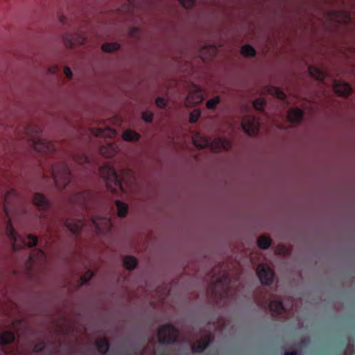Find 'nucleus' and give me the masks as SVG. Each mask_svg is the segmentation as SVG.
I'll return each mask as SVG.
<instances>
[{
	"mask_svg": "<svg viewBox=\"0 0 355 355\" xmlns=\"http://www.w3.org/2000/svg\"><path fill=\"white\" fill-rule=\"evenodd\" d=\"M15 339L14 334L10 331H4L0 335V344L12 343Z\"/></svg>",
	"mask_w": 355,
	"mask_h": 355,
	"instance_id": "obj_31",
	"label": "nucleus"
},
{
	"mask_svg": "<svg viewBox=\"0 0 355 355\" xmlns=\"http://www.w3.org/2000/svg\"><path fill=\"white\" fill-rule=\"evenodd\" d=\"M96 345L98 352L105 354L109 348V343L105 338H100L96 340Z\"/></svg>",
	"mask_w": 355,
	"mask_h": 355,
	"instance_id": "obj_29",
	"label": "nucleus"
},
{
	"mask_svg": "<svg viewBox=\"0 0 355 355\" xmlns=\"http://www.w3.org/2000/svg\"><path fill=\"white\" fill-rule=\"evenodd\" d=\"M211 338V335L208 331H205L202 334L200 339L194 343L191 347L193 352H201L209 345Z\"/></svg>",
	"mask_w": 355,
	"mask_h": 355,
	"instance_id": "obj_12",
	"label": "nucleus"
},
{
	"mask_svg": "<svg viewBox=\"0 0 355 355\" xmlns=\"http://www.w3.org/2000/svg\"><path fill=\"white\" fill-rule=\"evenodd\" d=\"M210 275V282L207 288V293L211 295L216 303L218 300L234 295L239 284L236 279H230L229 275L223 266H215Z\"/></svg>",
	"mask_w": 355,
	"mask_h": 355,
	"instance_id": "obj_1",
	"label": "nucleus"
},
{
	"mask_svg": "<svg viewBox=\"0 0 355 355\" xmlns=\"http://www.w3.org/2000/svg\"><path fill=\"white\" fill-rule=\"evenodd\" d=\"M303 111L299 108H292L288 111L287 119L291 123H300L303 117Z\"/></svg>",
	"mask_w": 355,
	"mask_h": 355,
	"instance_id": "obj_20",
	"label": "nucleus"
},
{
	"mask_svg": "<svg viewBox=\"0 0 355 355\" xmlns=\"http://www.w3.org/2000/svg\"><path fill=\"white\" fill-rule=\"evenodd\" d=\"M52 176L55 185L59 189H64L71 180V173L64 163L59 162L53 166Z\"/></svg>",
	"mask_w": 355,
	"mask_h": 355,
	"instance_id": "obj_4",
	"label": "nucleus"
},
{
	"mask_svg": "<svg viewBox=\"0 0 355 355\" xmlns=\"http://www.w3.org/2000/svg\"><path fill=\"white\" fill-rule=\"evenodd\" d=\"M284 355H297V352L295 350L285 352Z\"/></svg>",
	"mask_w": 355,
	"mask_h": 355,
	"instance_id": "obj_49",
	"label": "nucleus"
},
{
	"mask_svg": "<svg viewBox=\"0 0 355 355\" xmlns=\"http://www.w3.org/2000/svg\"><path fill=\"white\" fill-rule=\"evenodd\" d=\"M33 202L40 210H46L50 207L49 200L42 193H35L33 198Z\"/></svg>",
	"mask_w": 355,
	"mask_h": 355,
	"instance_id": "obj_18",
	"label": "nucleus"
},
{
	"mask_svg": "<svg viewBox=\"0 0 355 355\" xmlns=\"http://www.w3.org/2000/svg\"><path fill=\"white\" fill-rule=\"evenodd\" d=\"M92 223L98 232H107L111 227V221L110 219L106 218L93 217Z\"/></svg>",
	"mask_w": 355,
	"mask_h": 355,
	"instance_id": "obj_15",
	"label": "nucleus"
},
{
	"mask_svg": "<svg viewBox=\"0 0 355 355\" xmlns=\"http://www.w3.org/2000/svg\"><path fill=\"white\" fill-rule=\"evenodd\" d=\"M265 104H266L265 101L263 100V98H261L256 99L253 102V106L257 110H262L263 107H264Z\"/></svg>",
	"mask_w": 355,
	"mask_h": 355,
	"instance_id": "obj_39",
	"label": "nucleus"
},
{
	"mask_svg": "<svg viewBox=\"0 0 355 355\" xmlns=\"http://www.w3.org/2000/svg\"><path fill=\"white\" fill-rule=\"evenodd\" d=\"M241 53L245 56H253L255 54V50L250 45H245L241 49Z\"/></svg>",
	"mask_w": 355,
	"mask_h": 355,
	"instance_id": "obj_34",
	"label": "nucleus"
},
{
	"mask_svg": "<svg viewBox=\"0 0 355 355\" xmlns=\"http://www.w3.org/2000/svg\"><path fill=\"white\" fill-rule=\"evenodd\" d=\"M200 116V112L198 110H194L190 113L189 122L196 123Z\"/></svg>",
	"mask_w": 355,
	"mask_h": 355,
	"instance_id": "obj_38",
	"label": "nucleus"
},
{
	"mask_svg": "<svg viewBox=\"0 0 355 355\" xmlns=\"http://www.w3.org/2000/svg\"><path fill=\"white\" fill-rule=\"evenodd\" d=\"M100 153L105 158L114 157L119 151V146L114 143L103 145L99 149Z\"/></svg>",
	"mask_w": 355,
	"mask_h": 355,
	"instance_id": "obj_14",
	"label": "nucleus"
},
{
	"mask_svg": "<svg viewBox=\"0 0 355 355\" xmlns=\"http://www.w3.org/2000/svg\"><path fill=\"white\" fill-rule=\"evenodd\" d=\"M44 347V344L43 343H40L35 346L34 350L36 352L41 351Z\"/></svg>",
	"mask_w": 355,
	"mask_h": 355,
	"instance_id": "obj_48",
	"label": "nucleus"
},
{
	"mask_svg": "<svg viewBox=\"0 0 355 355\" xmlns=\"http://www.w3.org/2000/svg\"><path fill=\"white\" fill-rule=\"evenodd\" d=\"M290 252V249L285 245H277L275 248V253L279 255H286Z\"/></svg>",
	"mask_w": 355,
	"mask_h": 355,
	"instance_id": "obj_36",
	"label": "nucleus"
},
{
	"mask_svg": "<svg viewBox=\"0 0 355 355\" xmlns=\"http://www.w3.org/2000/svg\"><path fill=\"white\" fill-rule=\"evenodd\" d=\"M92 276H93L92 272H91L90 270L87 271L84 274V275H83L80 277V281H81L80 285L85 284L88 280H89L92 278Z\"/></svg>",
	"mask_w": 355,
	"mask_h": 355,
	"instance_id": "obj_41",
	"label": "nucleus"
},
{
	"mask_svg": "<svg viewBox=\"0 0 355 355\" xmlns=\"http://www.w3.org/2000/svg\"><path fill=\"white\" fill-rule=\"evenodd\" d=\"M268 309L271 315L274 318H284L287 313L286 309L282 302L279 300H271L269 302Z\"/></svg>",
	"mask_w": 355,
	"mask_h": 355,
	"instance_id": "obj_9",
	"label": "nucleus"
},
{
	"mask_svg": "<svg viewBox=\"0 0 355 355\" xmlns=\"http://www.w3.org/2000/svg\"><path fill=\"white\" fill-rule=\"evenodd\" d=\"M203 100L202 91L196 85H193L185 100V105L191 107L202 102Z\"/></svg>",
	"mask_w": 355,
	"mask_h": 355,
	"instance_id": "obj_11",
	"label": "nucleus"
},
{
	"mask_svg": "<svg viewBox=\"0 0 355 355\" xmlns=\"http://www.w3.org/2000/svg\"><path fill=\"white\" fill-rule=\"evenodd\" d=\"M148 352V347L146 348L143 352H142V354L141 355H155V350L154 349H152L151 350H150V353L149 354H147Z\"/></svg>",
	"mask_w": 355,
	"mask_h": 355,
	"instance_id": "obj_46",
	"label": "nucleus"
},
{
	"mask_svg": "<svg viewBox=\"0 0 355 355\" xmlns=\"http://www.w3.org/2000/svg\"><path fill=\"white\" fill-rule=\"evenodd\" d=\"M26 134L31 137L33 141V147L37 152L48 154L51 153L55 150V145L42 138H37L33 134V128L28 126L25 130Z\"/></svg>",
	"mask_w": 355,
	"mask_h": 355,
	"instance_id": "obj_5",
	"label": "nucleus"
},
{
	"mask_svg": "<svg viewBox=\"0 0 355 355\" xmlns=\"http://www.w3.org/2000/svg\"><path fill=\"white\" fill-rule=\"evenodd\" d=\"M117 214L119 217H124L126 216L128 209V205L126 203L122 202L119 200L115 202Z\"/></svg>",
	"mask_w": 355,
	"mask_h": 355,
	"instance_id": "obj_25",
	"label": "nucleus"
},
{
	"mask_svg": "<svg viewBox=\"0 0 355 355\" xmlns=\"http://www.w3.org/2000/svg\"><path fill=\"white\" fill-rule=\"evenodd\" d=\"M65 226L70 232L75 234L77 233L83 226V222L75 219H67L65 221Z\"/></svg>",
	"mask_w": 355,
	"mask_h": 355,
	"instance_id": "obj_21",
	"label": "nucleus"
},
{
	"mask_svg": "<svg viewBox=\"0 0 355 355\" xmlns=\"http://www.w3.org/2000/svg\"><path fill=\"white\" fill-rule=\"evenodd\" d=\"M230 148V142L225 139H216L210 143V148L212 151L227 150Z\"/></svg>",
	"mask_w": 355,
	"mask_h": 355,
	"instance_id": "obj_16",
	"label": "nucleus"
},
{
	"mask_svg": "<svg viewBox=\"0 0 355 355\" xmlns=\"http://www.w3.org/2000/svg\"><path fill=\"white\" fill-rule=\"evenodd\" d=\"M18 200V193L16 190L15 189H10L7 191V193L5 194L4 196V211L6 212V214L8 215V206L11 203L16 202Z\"/></svg>",
	"mask_w": 355,
	"mask_h": 355,
	"instance_id": "obj_19",
	"label": "nucleus"
},
{
	"mask_svg": "<svg viewBox=\"0 0 355 355\" xmlns=\"http://www.w3.org/2000/svg\"><path fill=\"white\" fill-rule=\"evenodd\" d=\"M64 73L67 76L68 79H71L72 78V72L71 69L68 67H65L64 68Z\"/></svg>",
	"mask_w": 355,
	"mask_h": 355,
	"instance_id": "obj_45",
	"label": "nucleus"
},
{
	"mask_svg": "<svg viewBox=\"0 0 355 355\" xmlns=\"http://www.w3.org/2000/svg\"><path fill=\"white\" fill-rule=\"evenodd\" d=\"M153 114L151 112L146 111L142 114V119L146 122H151L153 121Z\"/></svg>",
	"mask_w": 355,
	"mask_h": 355,
	"instance_id": "obj_42",
	"label": "nucleus"
},
{
	"mask_svg": "<svg viewBox=\"0 0 355 355\" xmlns=\"http://www.w3.org/2000/svg\"><path fill=\"white\" fill-rule=\"evenodd\" d=\"M139 134L130 130H127L122 134V139L125 141H136L139 140Z\"/></svg>",
	"mask_w": 355,
	"mask_h": 355,
	"instance_id": "obj_24",
	"label": "nucleus"
},
{
	"mask_svg": "<svg viewBox=\"0 0 355 355\" xmlns=\"http://www.w3.org/2000/svg\"><path fill=\"white\" fill-rule=\"evenodd\" d=\"M62 40L67 48L73 49L76 46L83 44L85 37L79 34H66L62 36Z\"/></svg>",
	"mask_w": 355,
	"mask_h": 355,
	"instance_id": "obj_10",
	"label": "nucleus"
},
{
	"mask_svg": "<svg viewBox=\"0 0 355 355\" xmlns=\"http://www.w3.org/2000/svg\"><path fill=\"white\" fill-rule=\"evenodd\" d=\"M57 69H58V67L55 65L49 69V72L51 73H55Z\"/></svg>",
	"mask_w": 355,
	"mask_h": 355,
	"instance_id": "obj_50",
	"label": "nucleus"
},
{
	"mask_svg": "<svg viewBox=\"0 0 355 355\" xmlns=\"http://www.w3.org/2000/svg\"><path fill=\"white\" fill-rule=\"evenodd\" d=\"M6 232L12 243V248L14 250L21 249L24 246L31 248L36 245L37 243V237L35 236L28 234L26 238H23L17 235L12 227L10 220L8 221Z\"/></svg>",
	"mask_w": 355,
	"mask_h": 355,
	"instance_id": "obj_3",
	"label": "nucleus"
},
{
	"mask_svg": "<svg viewBox=\"0 0 355 355\" xmlns=\"http://www.w3.org/2000/svg\"><path fill=\"white\" fill-rule=\"evenodd\" d=\"M183 7L185 8H191L196 0H178Z\"/></svg>",
	"mask_w": 355,
	"mask_h": 355,
	"instance_id": "obj_43",
	"label": "nucleus"
},
{
	"mask_svg": "<svg viewBox=\"0 0 355 355\" xmlns=\"http://www.w3.org/2000/svg\"><path fill=\"white\" fill-rule=\"evenodd\" d=\"M149 0H128L129 3L130 4H135L136 3H147Z\"/></svg>",
	"mask_w": 355,
	"mask_h": 355,
	"instance_id": "obj_47",
	"label": "nucleus"
},
{
	"mask_svg": "<svg viewBox=\"0 0 355 355\" xmlns=\"http://www.w3.org/2000/svg\"><path fill=\"white\" fill-rule=\"evenodd\" d=\"M120 47L119 44L114 43H105L101 46L103 51L110 53L119 49Z\"/></svg>",
	"mask_w": 355,
	"mask_h": 355,
	"instance_id": "obj_33",
	"label": "nucleus"
},
{
	"mask_svg": "<svg viewBox=\"0 0 355 355\" xmlns=\"http://www.w3.org/2000/svg\"><path fill=\"white\" fill-rule=\"evenodd\" d=\"M216 53L217 49L214 46L202 48L200 51V57L203 60H208L210 58L215 56Z\"/></svg>",
	"mask_w": 355,
	"mask_h": 355,
	"instance_id": "obj_22",
	"label": "nucleus"
},
{
	"mask_svg": "<svg viewBox=\"0 0 355 355\" xmlns=\"http://www.w3.org/2000/svg\"><path fill=\"white\" fill-rule=\"evenodd\" d=\"M243 130L249 135H255L259 131V119L253 116H245L241 123Z\"/></svg>",
	"mask_w": 355,
	"mask_h": 355,
	"instance_id": "obj_7",
	"label": "nucleus"
},
{
	"mask_svg": "<svg viewBox=\"0 0 355 355\" xmlns=\"http://www.w3.org/2000/svg\"><path fill=\"white\" fill-rule=\"evenodd\" d=\"M123 264L126 269L132 270L136 267L137 261V259L132 256H127L123 259Z\"/></svg>",
	"mask_w": 355,
	"mask_h": 355,
	"instance_id": "obj_27",
	"label": "nucleus"
},
{
	"mask_svg": "<svg viewBox=\"0 0 355 355\" xmlns=\"http://www.w3.org/2000/svg\"><path fill=\"white\" fill-rule=\"evenodd\" d=\"M99 173L101 178L105 180L107 188L112 193H116L119 191L125 193L128 188L135 183L133 172L130 169L123 170L121 172V180H119L115 170L108 165L101 166L99 168Z\"/></svg>",
	"mask_w": 355,
	"mask_h": 355,
	"instance_id": "obj_2",
	"label": "nucleus"
},
{
	"mask_svg": "<svg viewBox=\"0 0 355 355\" xmlns=\"http://www.w3.org/2000/svg\"><path fill=\"white\" fill-rule=\"evenodd\" d=\"M352 87L345 82L334 80V94L347 98L352 93Z\"/></svg>",
	"mask_w": 355,
	"mask_h": 355,
	"instance_id": "obj_13",
	"label": "nucleus"
},
{
	"mask_svg": "<svg viewBox=\"0 0 355 355\" xmlns=\"http://www.w3.org/2000/svg\"><path fill=\"white\" fill-rule=\"evenodd\" d=\"M268 92L279 99H284L286 96L285 94L277 87H270L268 89Z\"/></svg>",
	"mask_w": 355,
	"mask_h": 355,
	"instance_id": "obj_35",
	"label": "nucleus"
},
{
	"mask_svg": "<svg viewBox=\"0 0 355 355\" xmlns=\"http://www.w3.org/2000/svg\"><path fill=\"white\" fill-rule=\"evenodd\" d=\"M45 259V254L40 250H35L30 254V260L33 262L44 261Z\"/></svg>",
	"mask_w": 355,
	"mask_h": 355,
	"instance_id": "obj_30",
	"label": "nucleus"
},
{
	"mask_svg": "<svg viewBox=\"0 0 355 355\" xmlns=\"http://www.w3.org/2000/svg\"><path fill=\"white\" fill-rule=\"evenodd\" d=\"M74 161L79 164L85 163L87 161V157L83 154L76 155L74 157Z\"/></svg>",
	"mask_w": 355,
	"mask_h": 355,
	"instance_id": "obj_40",
	"label": "nucleus"
},
{
	"mask_svg": "<svg viewBox=\"0 0 355 355\" xmlns=\"http://www.w3.org/2000/svg\"><path fill=\"white\" fill-rule=\"evenodd\" d=\"M65 19H66V18H65V17H64V16H63V15H60V16L59 17V20H60V22H62V24H64V23L65 22Z\"/></svg>",
	"mask_w": 355,
	"mask_h": 355,
	"instance_id": "obj_51",
	"label": "nucleus"
},
{
	"mask_svg": "<svg viewBox=\"0 0 355 355\" xmlns=\"http://www.w3.org/2000/svg\"><path fill=\"white\" fill-rule=\"evenodd\" d=\"M257 273L261 282L265 285H270L273 281L274 272L268 266L260 264L257 268Z\"/></svg>",
	"mask_w": 355,
	"mask_h": 355,
	"instance_id": "obj_8",
	"label": "nucleus"
},
{
	"mask_svg": "<svg viewBox=\"0 0 355 355\" xmlns=\"http://www.w3.org/2000/svg\"><path fill=\"white\" fill-rule=\"evenodd\" d=\"M349 15L347 12H339L337 13L334 12V21L339 23H346L348 21Z\"/></svg>",
	"mask_w": 355,
	"mask_h": 355,
	"instance_id": "obj_32",
	"label": "nucleus"
},
{
	"mask_svg": "<svg viewBox=\"0 0 355 355\" xmlns=\"http://www.w3.org/2000/svg\"><path fill=\"white\" fill-rule=\"evenodd\" d=\"M155 103L159 107H164L166 105L165 100L163 98L159 97L156 99Z\"/></svg>",
	"mask_w": 355,
	"mask_h": 355,
	"instance_id": "obj_44",
	"label": "nucleus"
},
{
	"mask_svg": "<svg viewBox=\"0 0 355 355\" xmlns=\"http://www.w3.org/2000/svg\"><path fill=\"white\" fill-rule=\"evenodd\" d=\"M193 144L199 148H204L209 145V141L207 138L201 135L200 133H196L193 137Z\"/></svg>",
	"mask_w": 355,
	"mask_h": 355,
	"instance_id": "obj_23",
	"label": "nucleus"
},
{
	"mask_svg": "<svg viewBox=\"0 0 355 355\" xmlns=\"http://www.w3.org/2000/svg\"><path fill=\"white\" fill-rule=\"evenodd\" d=\"M309 72L312 77L316 78L317 80H323L325 76L324 72L323 71L315 67H309Z\"/></svg>",
	"mask_w": 355,
	"mask_h": 355,
	"instance_id": "obj_28",
	"label": "nucleus"
},
{
	"mask_svg": "<svg viewBox=\"0 0 355 355\" xmlns=\"http://www.w3.org/2000/svg\"><path fill=\"white\" fill-rule=\"evenodd\" d=\"M220 102V98L218 96L214 97L211 99H209L207 101L206 106L208 109H213L216 107L217 104Z\"/></svg>",
	"mask_w": 355,
	"mask_h": 355,
	"instance_id": "obj_37",
	"label": "nucleus"
},
{
	"mask_svg": "<svg viewBox=\"0 0 355 355\" xmlns=\"http://www.w3.org/2000/svg\"><path fill=\"white\" fill-rule=\"evenodd\" d=\"M89 130L92 135L96 137L113 138L116 135L115 130L110 127L91 128Z\"/></svg>",
	"mask_w": 355,
	"mask_h": 355,
	"instance_id": "obj_17",
	"label": "nucleus"
},
{
	"mask_svg": "<svg viewBox=\"0 0 355 355\" xmlns=\"http://www.w3.org/2000/svg\"><path fill=\"white\" fill-rule=\"evenodd\" d=\"M178 336V331L173 326L164 325L158 331V340L162 343H172Z\"/></svg>",
	"mask_w": 355,
	"mask_h": 355,
	"instance_id": "obj_6",
	"label": "nucleus"
},
{
	"mask_svg": "<svg viewBox=\"0 0 355 355\" xmlns=\"http://www.w3.org/2000/svg\"><path fill=\"white\" fill-rule=\"evenodd\" d=\"M271 239L265 235L261 236L257 239V245L261 249H268L271 245Z\"/></svg>",
	"mask_w": 355,
	"mask_h": 355,
	"instance_id": "obj_26",
	"label": "nucleus"
}]
</instances>
